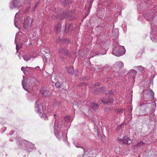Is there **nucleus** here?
Here are the masks:
<instances>
[{
	"mask_svg": "<svg viewBox=\"0 0 157 157\" xmlns=\"http://www.w3.org/2000/svg\"><path fill=\"white\" fill-rule=\"evenodd\" d=\"M18 13H17L16 14L14 20V25L15 26L18 28V27L17 26V23L18 21V18L17 17L18 16Z\"/></svg>",
	"mask_w": 157,
	"mask_h": 157,
	"instance_id": "obj_23",
	"label": "nucleus"
},
{
	"mask_svg": "<svg viewBox=\"0 0 157 157\" xmlns=\"http://www.w3.org/2000/svg\"><path fill=\"white\" fill-rule=\"evenodd\" d=\"M151 35L152 34V32H151Z\"/></svg>",
	"mask_w": 157,
	"mask_h": 157,
	"instance_id": "obj_44",
	"label": "nucleus"
},
{
	"mask_svg": "<svg viewBox=\"0 0 157 157\" xmlns=\"http://www.w3.org/2000/svg\"><path fill=\"white\" fill-rule=\"evenodd\" d=\"M90 106L93 110H95L98 107V105L92 102L90 103Z\"/></svg>",
	"mask_w": 157,
	"mask_h": 157,
	"instance_id": "obj_22",
	"label": "nucleus"
},
{
	"mask_svg": "<svg viewBox=\"0 0 157 157\" xmlns=\"http://www.w3.org/2000/svg\"><path fill=\"white\" fill-rule=\"evenodd\" d=\"M18 146L19 148L23 149L28 154L34 148V144L25 140H22L19 143Z\"/></svg>",
	"mask_w": 157,
	"mask_h": 157,
	"instance_id": "obj_3",
	"label": "nucleus"
},
{
	"mask_svg": "<svg viewBox=\"0 0 157 157\" xmlns=\"http://www.w3.org/2000/svg\"><path fill=\"white\" fill-rule=\"evenodd\" d=\"M125 50L124 46L117 44V46L113 49L112 54L117 56H120L124 55Z\"/></svg>",
	"mask_w": 157,
	"mask_h": 157,
	"instance_id": "obj_4",
	"label": "nucleus"
},
{
	"mask_svg": "<svg viewBox=\"0 0 157 157\" xmlns=\"http://www.w3.org/2000/svg\"><path fill=\"white\" fill-rule=\"evenodd\" d=\"M123 111L124 109H118V112L119 113H122L123 112Z\"/></svg>",
	"mask_w": 157,
	"mask_h": 157,
	"instance_id": "obj_35",
	"label": "nucleus"
},
{
	"mask_svg": "<svg viewBox=\"0 0 157 157\" xmlns=\"http://www.w3.org/2000/svg\"><path fill=\"white\" fill-rule=\"evenodd\" d=\"M30 99H31V98H29V100H30Z\"/></svg>",
	"mask_w": 157,
	"mask_h": 157,
	"instance_id": "obj_48",
	"label": "nucleus"
},
{
	"mask_svg": "<svg viewBox=\"0 0 157 157\" xmlns=\"http://www.w3.org/2000/svg\"><path fill=\"white\" fill-rule=\"evenodd\" d=\"M67 69L68 73L71 74H73L74 72V68L73 67L67 66Z\"/></svg>",
	"mask_w": 157,
	"mask_h": 157,
	"instance_id": "obj_21",
	"label": "nucleus"
},
{
	"mask_svg": "<svg viewBox=\"0 0 157 157\" xmlns=\"http://www.w3.org/2000/svg\"><path fill=\"white\" fill-rule=\"evenodd\" d=\"M65 121L67 122H71L73 120V118H72L70 116L67 115L64 118Z\"/></svg>",
	"mask_w": 157,
	"mask_h": 157,
	"instance_id": "obj_19",
	"label": "nucleus"
},
{
	"mask_svg": "<svg viewBox=\"0 0 157 157\" xmlns=\"http://www.w3.org/2000/svg\"><path fill=\"white\" fill-rule=\"evenodd\" d=\"M61 24H59L56 26L55 30L57 33H58L60 32L61 27Z\"/></svg>",
	"mask_w": 157,
	"mask_h": 157,
	"instance_id": "obj_25",
	"label": "nucleus"
},
{
	"mask_svg": "<svg viewBox=\"0 0 157 157\" xmlns=\"http://www.w3.org/2000/svg\"><path fill=\"white\" fill-rule=\"evenodd\" d=\"M151 40L154 42H156L157 41V39L155 38L154 37H152L151 38Z\"/></svg>",
	"mask_w": 157,
	"mask_h": 157,
	"instance_id": "obj_32",
	"label": "nucleus"
},
{
	"mask_svg": "<svg viewBox=\"0 0 157 157\" xmlns=\"http://www.w3.org/2000/svg\"><path fill=\"white\" fill-rule=\"evenodd\" d=\"M26 1L27 0H13L10 3V9L19 8L23 3H26Z\"/></svg>",
	"mask_w": 157,
	"mask_h": 157,
	"instance_id": "obj_6",
	"label": "nucleus"
},
{
	"mask_svg": "<svg viewBox=\"0 0 157 157\" xmlns=\"http://www.w3.org/2000/svg\"><path fill=\"white\" fill-rule=\"evenodd\" d=\"M56 114H54V116H56Z\"/></svg>",
	"mask_w": 157,
	"mask_h": 157,
	"instance_id": "obj_46",
	"label": "nucleus"
},
{
	"mask_svg": "<svg viewBox=\"0 0 157 157\" xmlns=\"http://www.w3.org/2000/svg\"><path fill=\"white\" fill-rule=\"evenodd\" d=\"M145 144V143L143 141H141L140 142L138 143L133 147V149L135 150L138 149L141 146H144Z\"/></svg>",
	"mask_w": 157,
	"mask_h": 157,
	"instance_id": "obj_18",
	"label": "nucleus"
},
{
	"mask_svg": "<svg viewBox=\"0 0 157 157\" xmlns=\"http://www.w3.org/2000/svg\"><path fill=\"white\" fill-rule=\"evenodd\" d=\"M137 67L138 68L139 70L141 72H143V71L144 70L145 68L144 67H142L141 66H139Z\"/></svg>",
	"mask_w": 157,
	"mask_h": 157,
	"instance_id": "obj_27",
	"label": "nucleus"
},
{
	"mask_svg": "<svg viewBox=\"0 0 157 157\" xmlns=\"http://www.w3.org/2000/svg\"><path fill=\"white\" fill-rule=\"evenodd\" d=\"M23 77V79L22 81V85L23 88L25 90L27 91H28V89L27 87V82H29V79H25L24 77Z\"/></svg>",
	"mask_w": 157,
	"mask_h": 157,
	"instance_id": "obj_13",
	"label": "nucleus"
},
{
	"mask_svg": "<svg viewBox=\"0 0 157 157\" xmlns=\"http://www.w3.org/2000/svg\"><path fill=\"white\" fill-rule=\"evenodd\" d=\"M114 100L113 99H110V101H104L103 100H101V102L104 104H110L111 103H112L113 102Z\"/></svg>",
	"mask_w": 157,
	"mask_h": 157,
	"instance_id": "obj_24",
	"label": "nucleus"
},
{
	"mask_svg": "<svg viewBox=\"0 0 157 157\" xmlns=\"http://www.w3.org/2000/svg\"><path fill=\"white\" fill-rule=\"evenodd\" d=\"M36 111L39 113L40 117L46 120L48 118L47 115H46L45 107L41 104V102L39 99H37L35 105Z\"/></svg>",
	"mask_w": 157,
	"mask_h": 157,
	"instance_id": "obj_1",
	"label": "nucleus"
},
{
	"mask_svg": "<svg viewBox=\"0 0 157 157\" xmlns=\"http://www.w3.org/2000/svg\"><path fill=\"white\" fill-rule=\"evenodd\" d=\"M65 42L67 43H68L69 42V40H66V41H65Z\"/></svg>",
	"mask_w": 157,
	"mask_h": 157,
	"instance_id": "obj_39",
	"label": "nucleus"
},
{
	"mask_svg": "<svg viewBox=\"0 0 157 157\" xmlns=\"http://www.w3.org/2000/svg\"><path fill=\"white\" fill-rule=\"evenodd\" d=\"M87 156V155H82V156L81 157H86Z\"/></svg>",
	"mask_w": 157,
	"mask_h": 157,
	"instance_id": "obj_38",
	"label": "nucleus"
},
{
	"mask_svg": "<svg viewBox=\"0 0 157 157\" xmlns=\"http://www.w3.org/2000/svg\"><path fill=\"white\" fill-rule=\"evenodd\" d=\"M124 66V63L121 61H118L115 63L114 65L115 67L118 69H120L122 68Z\"/></svg>",
	"mask_w": 157,
	"mask_h": 157,
	"instance_id": "obj_16",
	"label": "nucleus"
},
{
	"mask_svg": "<svg viewBox=\"0 0 157 157\" xmlns=\"http://www.w3.org/2000/svg\"><path fill=\"white\" fill-rule=\"evenodd\" d=\"M34 98H35V97H34V96H32V99H34Z\"/></svg>",
	"mask_w": 157,
	"mask_h": 157,
	"instance_id": "obj_41",
	"label": "nucleus"
},
{
	"mask_svg": "<svg viewBox=\"0 0 157 157\" xmlns=\"http://www.w3.org/2000/svg\"><path fill=\"white\" fill-rule=\"evenodd\" d=\"M6 129V127H4V130H3V132H4Z\"/></svg>",
	"mask_w": 157,
	"mask_h": 157,
	"instance_id": "obj_40",
	"label": "nucleus"
},
{
	"mask_svg": "<svg viewBox=\"0 0 157 157\" xmlns=\"http://www.w3.org/2000/svg\"><path fill=\"white\" fill-rule=\"evenodd\" d=\"M137 73V71L134 70L132 69L129 71L128 73V76H130L129 77L131 78V76H132V78L133 79V80H134L135 76L136 75Z\"/></svg>",
	"mask_w": 157,
	"mask_h": 157,
	"instance_id": "obj_14",
	"label": "nucleus"
},
{
	"mask_svg": "<svg viewBox=\"0 0 157 157\" xmlns=\"http://www.w3.org/2000/svg\"><path fill=\"white\" fill-rule=\"evenodd\" d=\"M19 58L20 59L21 58V55L20 54H19Z\"/></svg>",
	"mask_w": 157,
	"mask_h": 157,
	"instance_id": "obj_42",
	"label": "nucleus"
},
{
	"mask_svg": "<svg viewBox=\"0 0 157 157\" xmlns=\"http://www.w3.org/2000/svg\"><path fill=\"white\" fill-rule=\"evenodd\" d=\"M154 97V93L152 90L148 89L144 90L143 98L144 101H148L150 100L151 98L153 99Z\"/></svg>",
	"mask_w": 157,
	"mask_h": 157,
	"instance_id": "obj_5",
	"label": "nucleus"
},
{
	"mask_svg": "<svg viewBox=\"0 0 157 157\" xmlns=\"http://www.w3.org/2000/svg\"><path fill=\"white\" fill-rule=\"evenodd\" d=\"M29 67H21V70L23 71V73L25 75H27L29 73Z\"/></svg>",
	"mask_w": 157,
	"mask_h": 157,
	"instance_id": "obj_20",
	"label": "nucleus"
},
{
	"mask_svg": "<svg viewBox=\"0 0 157 157\" xmlns=\"http://www.w3.org/2000/svg\"><path fill=\"white\" fill-rule=\"evenodd\" d=\"M144 105L145 106L148 107L149 108V110L152 112L150 113V116H153L154 115V112L155 111L156 104L155 101L152 102L151 103L148 102L142 105Z\"/></svg>",
	"mask_w": 157,
	"mask_h": 157,
	"instance_id": "obj_7",
	"label": "nucleus"
},
{
	"mask_svg": "<svg viewBox=\"0 0 157 157\" xmlns=\"http://www.w3.org/2000/svg\"><path fill=\"white\" fill-rule=\"evenodd\" d=\"M118 142L121 144L129 145L132 142L131 140L127 136L123 137V139L118 137Z\"/></svg>",
	"mask_w": 157,
	"mask_h": 157,
	"instance_id": "obj_9",
	"label": "nucleus"
},
{
	"mask_svg": "<svg viewBox=\"0 0 157 157\" xmlns=\"http://www.w3.org/2000/svg\"><path fill=\"white\" fill-rule=\"evenodd\" d=\"M112 34L115 36H117L118 35V29H113L112 31Z\"/></svg>",
	"mask_w": 157,
	"mask_h": 157,
	"instance_id": "obj_26",
	"label": "nucleus"
},
{
	"mask_svg": "<svg viewBox=\"0 0 157 157\" xmlns=\"http://www.w3.org/2000/svg\"><path fill=\"white\" fill-rule=\"evenodd\" d=\"M37 67H38V68H40V67H39V66H37Z\"/></svg>",
	"mask_w": 157,
	"mask_h": 157,
	"instance_id": "obj_45",
	"label": "nucleus"
},
{
	"mask_svg": "<svg viewBox=\"0 0 157 157\" xmlns=\"http://www.w3.org/2000/svg\"><path fill=\"white\" fill-rule=\"evenodd\" d=\"M33 19L30 17H28L24 20L23 23V25L24 29H29L31 25Z\"/></svg>",
	"mask_w": 157,
	"mask_h": 157,
	"instance_id": "obj_8",
	"label": "nucleus"
},
{
	"mask_svg": "<svg viewBox=\"0 0 157 157\" xmlns=\"http://www.w3.org/2000/svg\"><path fill=\"white\" fill-rule=\"evenodd\" d=\"M63 123L61 121H56L54 127V132L56 137L59 139L63 138L65 136H66V134L63 133L61 132V129L63 127Z\"/></svg>",
	"mask_w": 157,
	"mask_h": 157,
	"instance_id": "obj_2",
	"label": "nucleus"
},
{
	"mask_svg": "<svg viewBox=\"0 0 157 157\" xmlns=\"http://www.w3.org/2000/svg\"><path fill=\"white\" fill-rule=\"evenodd\" d=\"M30 5H29V4H28L27 6H26L27 8L26 9V10H25V12L27 13L28 12L29 9L30 8Z\"/></svg>",
	"mask_w": 157,
	"mask_h": 157,
	"instance_id": "obj_30",
	"label": "nucleus"
},
{
	"mask_svg": "<svg viewBox=\"0 0 157 157\" xmlns=\"http://www.w3.org/2000/svg\"><path fill=\"white\" fill-rule=\"evenodd\" d=\"M14 132L13 130H12L10 132V135H11L13 134L14 133Z\"/></svg>",
	"mask_w": 157,
	"mask_h": 157,
	"instance_id": "obj_36",
	"label": "nucleus"
},
{
	"mask_svg": "<svg viewBox=\"0 0 157 157\" xmlns=\"http://www.w3.org/2000/svg\"><path fill=\"white\" fill-rule=\"evenodd\" d=\"M69 14L68 11H65L63 12V13L60 14V15L57 16V18L60 20H62L63 18H67L69 16Z\"/></svg>",
	"mask_w": 157,
	"mask_h": 157,
	"instance_id": "obj_12",
	"label": "nucleus"
},
{
	"mask_svg": "<svg viewBox=\"0 0 157 157\" xmlns=\"http://www.w3.org/2000/svg\"><path fill=\"white\" fill-rule=\"evenodd\" d=\"M123 125V123L121 124L120 126H119L117 128V129L119 128H121L122 126Z\"/></svg>",
	"mask_w": 157,
	"mask_h": 157,
	"instance_id": "obj_37",
	"label": "nucleus"
},
{
	"mask_svg": "<svg viewBox=\"0 0 157 157\" xmlns=\"http://www.w3.org/2000/svg\"><path fill=\"white\" fill-rule=\"evenodd\" d=\"M153 14L152 13H146L144 14V17L147 21H149L152 19Z\"/></svg>",
	"mask_w": 157,
	"mask_h": 157,
	"instance_id": "obj_15",
	"label": "nucleus"
},
{
	"mask_svg": "<svg viewBox=\"0 0 157 157\" xmlns=\"http://www.w3.org/2000/svg\"><path fill=\"white\" fill-rule=\"evenodd\" d=\"M17 37V34H16V38Z\"/></svg>",
	"mask_w": 157,
	"mask_h": 157,
	"instance_id": "obj_43",
	"label": "nucleus"
},
{
	"mask_svg": "<svg viewBox=\"0 0 157 157\" xmlns=\"http://www.w3.org/2000/svg\"><path fill=\"white\" fill-rule=\"evenodd\" d=\"M38 3L37 2V3H36L35 6H34V7L33 8V9H32V11H34L35 10V9L36 8V7H37V5L38 4Z\"/></svg>",
	"mask_w": 157,
	"mask_h": 157,
	"instance_id": "obj_33",
	"label": "nucleus"
},
{
	"mask_svg": "<svg viewBox=\"0 0 157 157\" xmlns=\"http://www.w3.org/2000/svg\"><path fill=\"white\" fill-rule=\"evenodd\" d=\"M65 29H66V26H65Z\"/></svg>",
	"mask_w": 157,
	"mask_h": 157,
	"instance_id": "obj_47",
	"label": "nucleus"
},
{
	"mask_svg": "<svg viewBox=\"0 0 157 157\" xmlns=\"http://www.w3.org/2000/svg\"><path fill=\"white\" fill-rule=\"evenodd\" d=\"M22 46V44H16V49L17 52L21 48Z\"/></svg>",
	"mask_w": 157,
	"mask_h": 157,
	"instance_id": "obj_28",
	"label": "nucleus"
},
{
	"mask_svg": "<svg viewBox=\"0 0 157 157\" xmlns=\"http://www.w3.org/2000/svg\"><path fill=\"white\" fill-rule=\"evenodd\" d=\"M40 93L44 96H49L51 95V92L46 88L42 87L40 90Z\"/></svg>",
	"mask_w": 157,
	"mask_h": 157,
	"instance_id": "obj_11",
	"label": "nucleus"
},
{
	"mask_svg": "<svg viewBox=\"0 0 157 157\" xmlns=\"http://www.w3.org/2000/svg\"><path fill=\"white\" fill-rule=\"evenodd\" d=\"M75 144V147L77 148H81L82 147L79 144Z\"/></svg>",
	"mask_w": 157,
	"mask_h": 157,
	"instance_id": "obj_31",
	"label": "nucleus"
},
{
	"mask_svg": "<svg viewBox=\"0 0 157 157\" xmlns=\"http://www.w3.org/2000/svg\"><path fill=\"white\" fill-rule=\"evenodd\" d=\"M55 86L57 88H60L61 87V84L59 82H57L55 83Z\"/></svg>",
	"mask_w": 157,
	"mask_h": 157,
	"instance_id": "obj_29",
	"label": "nucleus"
},
{
	"mask_svg": "<svg viewBox=\"0 0 157 157\" xmlns=\"http://www.w3.org/2000/svg\"><path fill=\"white\" fill-rule=\"evenodd\" d=\"M59 55L61 60H63L65 58V55H68V50L64 48H61L59 50Z\"/></svg>",
	"mask_w": 157,
	"mask_h": 157,
	"instance_id": "obj_10",
	"label": "nucleus"
},
{
	"mask_svg": "<svg viewBox=\"0 0 157 157\" xmlns=\"http://www.w3.org/2000/svg\"><path fill=\"white\" fill-rule=\"evenodd\" d=\"M114 91H113L112 90H109L108 92V94H113Z\"/></svg>",
	"mask_w": 157,
	"mask_h": 157,
	"instance_id": "obj_34",
	"label": "nucleus"
},
{
	"mask_svg": "<svg viewBox=\"0 0 157 157\" xmlns=\"http://www.w3.org/2000/svg\"><path fill=\"white\" fill-rule=\"evenodd\" d=\"M24 59L25 61H28L30 60L32 57L31 55L29 52H26L22 56Z\"/></svg>",
	"mask_w": 157,
	"mask_h": 157,
	"instance_id": "obj_17",
	"label": "nucleus"
}]
</instances>
